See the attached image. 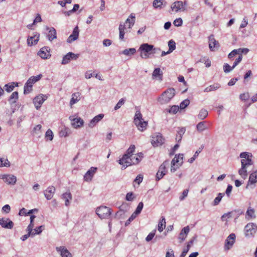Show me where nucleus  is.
I'll use <instances>...</instances> for the list:
<instances>
[{
  "label": "nucleus",
  "mask_w": 257,
  "mask_h": 257,
  "mask_svg": "<svg viewBox=\"0 0 257 257\" xmlns=\"http://www.w3.org/2000/svg\"><path fill=\"white\" fill-rule=\"evenodd\" d=\"M134 123L137 126L138 130L141 131H143L147 128L148 122L144 120L142 117V114L140 110H137L136 111L134 117Z\"/></svg>",
  "instance_id": "f257e3e1"
},
{
  "label": "nucleus",
  "mask_w": 257,
  "mask_h": 257,
  "mask_svg": "<svg viewBox=\"0 0 257 257\" xmlns=\"http://www.w3.org/2000/svg\"><path fill=\"white\" fill-rule=\"evenodd\" d=\"M175 90L173 88H170L165 90L158 99V101L162 104L168 103L175 96Z\"/></svg>",
  "instance_id": "f03ea898"
},
{
  "label": "nucleus",
  "mask_w": 257,
  "mask_h": 257,
  "mask_svg": "<svg viewBox=\"0 0 257 257\" xmlns=\"http://www.w3.org/2000/svg\"><path fill=\"white\" fill-rule=\"evenodd\" d=\"M152 49L153 45L148 43L142 44L139 49V51L141 52L140 56L145 59L150 58Z\"/></svg>",
  "instance_id": "7ed1b4c3"
},
{
  "label": "nucleus",
  "mask_w": 257,
  "mask_h": 257,
  "mask_svg": "<svg viewBox=\"0 0 257 257\" xmlns=\"http://www.w3.org/2000/svg\"><path fill=\"white\" fill-rule=\"evenodd\" d=\"M253 165L252 160L241 161V167L238 170V174L243 179H245L247 176V169Z\"/></svg>",
  "instance_id": "20e7f679"
},
{
  "label": "nucleus",
  "mask_w": 257,
  "mask_h": 257,
  "mask_svg": "<svg viewBox=\"0 0 257 257\" xmlns=\"http://www.w3.org/2000/svg\"><path fill=\"white\" fill-rule=\"evenodd\" d=\"M111 213V209L105 206L98 207L96 210V213L101 219L108 218Z\"/></svg>",
  "instance_id": "39448f33"
},
{
  "label": "nucleus",
  "mask_w": 257,
  "mask_h": 257,
  "mask_svg": "<svg viewBox=\"0 0 257 257\" xmlns=\"http://www.w3.org/2000/svg\"><path fill=\"white\" fill-rule=\"evenodd\" d=\"M257 231V225L254 223H249L244 227L245 235L246 237H252Z\"/></svg>",
  "instance_id": "423d86ee"
},
{
  "label": "nucleus",
  "mask_w": 257,
  "mask_h": 257,
  "mask_svg": "<svg viewBox=\"0 0 257 257\" xmlns=\"http://www.w3.org/2000/svg\"><path fill=\"white\" fill-rule=\"evenodd\" d=\"M164 139L160 133H156L152 136L151 143L154 147H158L162 145Z\"/></svg>",
  "instance_id": "0eeeda50"
},
{
  "label": "nucleus",
  "mask_w": 257,
  "mask_h": 257,
  "mask_svg": "<svg viewBox=\"0 0 257 257\" xmlns=\"http://www.w3.org/2000/svg\"><path fill=\"white\" fill-rule=\"evenodd\" d=\"M187 3L186 2H183L182 1H178L173 3L171 6V9L173 11L178 12L179 11H184L186 10V6Z\"/></svg>",
  "instance_id": "6e6552de"
},
{
  "label": "nucleus",
  "mask_w": 257,
  "mask_h": 257,
  "mask_svg": "<svg viewBox=\"0 0 257 257\" xmlns=\"http://www.w3.org/2000/svg\"><path fill=\"white\" fill-rule=\"evenodd\" d=\"M118 162L122 166V168L125 169L126 167L132 165L133 158L131 156H128L127 155H123Z\"/></svg>",
  "instance_id": "1a4fd4ad"
},
{
  "label": "nucleus",
  "mask_w": 257,
  "mask_h": 257,
  "mask_svg": "<svg viewBox=\"0 0 257 257\" xmlns=\"http://www.w3.org/2000/svg\"><path fill=\"white\" fill-rule=\"evenodd\" d=\"M0 178L8 185H14L17 182L16 177L12 174H4L0 175Z\"/></svg>",
  "instance_id": "9d476101"
},
{
  "label": "nucleus",
  "mask_w": 257,
  "mask_h": 257,
  "mask_svg": "<svg viewBox=\"0 0 257 257\" xmlns=\"http://www.w3.org/2000/svg\"><path fill=\"white\" fill-rule=\"evenodd\" d=\"M47 97L43 94H40L34 98V103L36 108L37 110H38L41 107V105L47 99Z\"/></svg>",
  "instance_id": "9b49d317"
},
{
  "label": "nucleus",
  "mask_w": 257,
  "mask_h": 257,
  "mask_svg": "<svg viewBox=\"0 0 257 257\" xmlns=\"http://www.w3.org/2000/svg\"><path fill=\"white\" fill-rule=\"evenodd\" d=\"M78 57V54H75L72 52H69L63 57L61 63L63 65L67 64L70 62L71 60H76Z\"/></svg>",
  "instance_id": "f8f14e48"
},
{
  "label": "nucleus",
  "mask_w": 257,
  "mask_h": 257,
  "mask_svg": "<svg viewBox=\"0 0 257 257\" xmlns=\"http://www.w3.org/2000/svg\"><path fill=\"white\" fill-rule=\"evenodd\" d=\"M235 235L234 233H231L225 240L224 249L229 250L233 245L235 242Z\"/></svg>",
  "instance_id": "ddd939ff"
},
{
  "label": "nucleus",
  "mask_w": 257,
  "mask_h": 257,
  "mask_svg": "<svg viewBox=\"0 0 257 257\" xmlns=\"http://www.w3.org/2000/svg\"><path fill=\"white\" fill-rule=\"evenodd\" d=\"M257 182V170L251 173L249 177L248 181L247 182L246 188L250 187L251 188H254V186H251L252 185L255 184Z\"/></svg>",
  "instance_id": "4468645a"
},
{
  "label": "nucleus",
  "mask_w": 257,
  "mask_h": 257,
  "mask_svg": "<svg viewBox=\"0 0 257 257\" xmlns=\"http://www.w3.org/2000/svg\"><path fill=\"white\" fill-rule=\"evenodd\" d=\"M0 225L5 228L12 229L14 223L9 218H2L0 219Z\"/></svg>",
  "instance_id": "2eb2a0df"
},
{
  "label": "nucleus",
  "mask_w": 257,
  "mask_h": 257,
  "mask_svg": "<svg viewBox=\"0 0 257 257\" xmlns=\"http://www.w3.org/2000/svg\"><path fill=\"white\" fill-rule=\"evenodd\" d=\"M38 55L42 59H47L49 58L51 56L49 48L48 47L42 48L38 53Z\"/></svg>",
  "instance_id": "dca6fc26"
},
{
  "label": "nucleus",
  "mask_w": 257,
  "mask_h": 257,
  "mask_svg": "<svg viewBox=\"0 0 257 257\" xmlns=\"http://www.w3.org/2000/svg\"><path fill=\"white\" fill-rule=\"evenodd\" d=\"M69 118L71 121V125L74 128L81 127L84 123L83 120L80 117L74 118L73 116H70Z\"/></svg>",
  "instance_id": "f3484780"
},
{
  "label": "nucleus",
  "mask_w": 257,
  "mask_h": 257,
  "mask_svg": "<svg viewBox=\"0 0 257 257\" xmlns=\"http://www.w3.org/2000/svg\"><path fill=\"white\" fill-rule=\"evenodd\" d=\"M56 250L60 253L61 257H72L71 253L64 246H57Z\"/></svg>",
  "instance_id": "a211bd4d"
},
{
  "label": "nucleus",
  "mask_w": 257,
  "mask_h": 257,
  "mask_svg": "<svg viewBox=\"0 0 257 257\" xmlns=\"http://www.w3.org/2000/svg\"><path fill=\"white\" fill-rule=\"evenodd\" d=\"M40 37V34L35 32L34 33V35L33 36L29 37L27 39V44L28 46H31L33 45H35L37 44L39 41Z\"/></svg>",
  "instance_id": "6ab92c4d"
},
{
  "label": "nucleus",
  "mask_w": 257,
  "mask_h": 257,
  "mask_svg": "<svg viewBox=\"0 0 257 257\" xmlns=\"http://www.w3.org/2000/svg\"><path fill=\"white\" fill-rule=\"evenodd\" d=\"M79 31L78 29V27L76 26L72 32V33L69 36L68 39H67V42L68 43H71L72 42L76 40L79 37Z\"/></svg>",
  "instance_id": "aec40b11"
},
{
  "label": "nucleus",
  "mask_w": 257,
  "mask_h": 257,
  "mask_svg": "<svg viewBox=\"0 0 257 257\" xmlns=\"http://www.w3.org/2000/svg\"><path fill=\"white\" fill-rule=\"evenodd\" d=\"M55 188L54 186H49L44 192L45 197L48 200H50L52 198L53 195L55 192Z\"/></svg>",
  "instance_id": "412c9836"
},
{
  "label": "nucleus",
  "mask_w": 257,
  "mask_h": 257,
  "mask_svg": "<svg viewBox=\"0 0 257 257\" xmlns=\"http://www.w3.org/2000/svg\"><path fill=\"white\" fill-rule=\"evenodd\" d=\"M97 170V168L91 167L87 172L85 173L84 179L85 181H88L92 180L95 173Z\"/></svg>",
  "instance_id": "4be33fe9"
},
{
  "label": "nucleus",
  "mask_w": 257,
  "mask_h": 257,
  "mask_svg": "<svg viewBox=\"0 0 257 257\" xmlns=\"http://www.w3.org/2000/svg\"><path fill=\"white\" fill-rule=\"evenodd\" d=\"M104 117V114L102 113L99 114L98 115L94 117L90 121L88 124L89 127H93L99 121H100Z\"/></svg>",
  "instance_id": "5701e85b"
},
{
  "label": "nucleus",
  "mask_w": 257,
  "mask_h": 257,
  "mask_svg": "<svg viewBox=\"0 0 257 257\" xmlns=\"http://www.w3.org/2000/svg\"><path fill=\"white\" fill-rule=\"evenodd\" d=\"M189 230L190 228L189 226H186L181 230L178 237L179 239L180 240V242H182L185 239Z\"/></svg>",
  "instance_id": "b1692460"
},
{
  "label": "nucleus",
  "mask_w": 257,
  "mask_h": 257,
  "mask_svg": "<svg viewBox=\"0 0 257 257\" xmlns=\"http://www.w3.org/2000/svg\"><path fill=\"white\" fill-rule=\"evenodd\" d=\"M163 71L160 68H156L154 69L152 73L153 79H158L159 80H162L163 78Z\"/></svg>",
  "instance_id": "393cba45"
},
{
  "label": "nucleus",
  "mask_w": 257,
  "mask_h": 257,
  "mask_svg": "<svg viewBox=\"0 0 257 257\" xmlns=\"http://www.w3.org/2000/svg\"><path fill=\"white\" fill-rule=\"evenodd\" d=\"M209 47L211 51H214V48L217 47V42L215 40L213 35L209 37Z\"/></svg>",
  "instance_id": "a878e982"
},
{
  "label": "nucleus",
  "mask_w": 257,
  "mask_h": 257,
  "mask_svg": "<svg viewBox=\"0 0 257 257\" xmlns=\"http://www.w3.org/2000/svg\"><path fill=\"white\" fill-rule=\"evenodd\" d=\"M72 195L70 192H67L63 193L62 195V198L65 200V204L68 206L70 204V200H72Z\"/></svg>",
  "instance_id": "bb28decb"
},
{
  "label": "nucleus",
  "mask_w": 257,
  "mask_h": 257,
  "mask_svg": "<svg viewBox=\"0 0 257 257\" xmlns=\"http://www.w3.org/2000/svg\"><path fill=\"white\" fill-rule=\"evenodd\" d=\"M80 99V93L79 92L73 93L72 95V97L70 101L71 106L75 104Z\"/></svg>",
  "instance_id": "cd10ccee"
},
{
  "label": "nucleus",
  "mask_w": 257,
  "mask_h": 257,
  "mask_svg": "<svg viewBox=\"0 0 257 257\" xmlns=\"http://www.w3.org/2000/svg\"><path fill=\"white\" fill-rule=\"evenodd\" d=\"M166 227V220L164 217L162 216L158 224V230L160 232L163 231Z\"/></svg>",
  "instance_id": "c85d7f7f"
},
{
  "label": "nucleus",
  "mask_w": 257,
  "mask_h": 257,
  "mask_svg": "<svg viewBox=\"0 0 257 257\" xmlns=\"http://www.w3.org/2000/svg\"><path fill=\"white\" fill-rule=\"evenodd\" d=\"M19 94L17 91H15L12 93L9 99V102L11 104L15 103L18 99Z\"/></svg>",
  "instance_id": "c756f323"
},
{
  "label": "nucleus",
  "mask_w": 257,
  "mask_h": 257,
  "mask_svg": "<svg viewBox=\"0 0 257 257\" xmlns=\"http://www.w3.org/2000/svg\"><path fill=\"white\" fill-rule=\"evenodd\" d=\"M255 211L253 208L249 207L246 212V218L249 219L252 218H255Z\"/></svg>",
  "instance_id": "7c9ffc66"
},
{
  "label": "nucleus",
  "mask_w": 257,
  "mask_h": 257,
  "mask_svg": "<svg viewBox=\"0 0 257 257\" xmlns=\"http://www.w3.org/2000/svg\"><path fill=\"white\" fill-rule=\"evenodd\" d=\"M125 29V24H120L119 26V38L121 40H123L124 35L125 34L124 29Z\"/></svg>",
  "instance_id": "2f4dec72"
},
{
  "label": "nucleus",
  "mask_w": 257,
  "mask_h": 257,
  "mask_svg": "<svg viewBox=\"0 0 257 257\" xmlns=\"http://www.w3.org/2000/svg\"><path fill=\"white\" fill-rule=\"evenodd\" d=\"M56 38V30L54 28H51L49 31L48 38L50 41H52Z\"/></svg>",
  "instance_id": "473e14b6"
},
{
  "label": "nucleus",
  "mask_w": 257,
  "mask_h": 257,
  "mask_svg": "<svg viewBox=\"0 0 257 257\" xmlns=\"http://www.w3.org/2000/svg\"><path fill=\"white\" fill-rule=\"evenodd\" d=\"M164 0H154L153 2V6L155 9H161L164 5Z\"/></svg>",
  "instance_id": "72a5a7b5"
},
{
  "label": "nucleus",
  "mask_w": 257,
  "mask_h": 257,
  "mask_svg": "<svg viewBox=\"0 0 257 257\" xmlns=\"http://www.w3.org/2000/svg\"><path fill=\"white\" fill-rule=\"evenodd\" d=\"M186 130L184 127H181L179 129V130L177 132V135L176 136V140L178 143L180 142L183 135L184 134Z\"/></svg>",
  "instance_id": "f704fd0d"
},
{
  "label": "nucleus",
  "mask_w": 257,
  "mask_h": 257,
  "mask_svg": "<svg viewBox=\"0 0 257 257\" xmlns=\"http://www.w3.org/2000/svg\"><path fill=\"white\" fill-rule=\"evenodd\" d=\"M179 158H180L181 162L183 161V154H179L178 155H176L174 159L171 161V165L175 166L177 163H178V165H179V164H180L179 163L180 161L179 160Z\"/></svg>",
  "instance_id": "c9c22d12"
},
{
  "label": "nucleus",
  "mask_w": 257,
  "mask_h": 257,
  "mask_svg": "<svg viewBox=\"0 0 257 257\" xmlns=\"http://www.w3.org/2000/svg\"><path fill=\"white\" fill-rule=\"evenodd\" d=\"M251 155L248 152H243L240 153V157L241 158V162L246 160H252L251 159Z\"/></svg>",
  "instance_id": "e433bc0d"
},
{
  "label": "nucleus",
  "mask_w": 257,
  "mask_h": 257,
  "mask_svg": "<svg viewBox=\"0 0 257 257\" xmlns=\"http://www.w3.org/2000/svg\"><path fill=\"white\" fill-rule=\"evenodd\" d=\"M220 87V85L219 84H215L211 85L209 86L208 87H207L204 90V92H210L212 91L216 90L217 89H218Z\"/></svg>",
  "instance_id": "4c0bfd02"
},
{
  "label": "nucleus",
  "mask_w": 257,
  "mask_h": 257,
  "mask_svg": "<svg viewBox=\"0 0 257 257\" xmlns=\"http://www.w3.org/2000/svg\"><path fill=\"white\" fill-rule=\"evenodd\" d=\"M224 195V193H219L217 195V196L213 200L212 205L213 206H216L218 205Z\"/></svg>",
  "instance_id": "58836bf2"
},
{
  "label": "nucleus",
  "mask_w": 257,
  "mask_h": 257,
  "mask_svg": "<svg viewBox=\"0 0 257 257\" xmlns=\"http://www.w3.org/2000/svg\"><path fill=\"white\" fill-rule=\"evenodd\" d=\"M136 52L135 48H129L124 49L122 51L121 54L126 56H131Z\"/></svg>",
  "instance_id": "ea45409f"
},
{
  "label": "nucleus",
  "mask_w": 257,
  "mask_h": 257,
  "mask_svg": "<svg viewBox=\"0 0 257 257\" xmlns=\"http://www.w3.org/2000/svg\"><path fill=\"white\" fill-rule=\"evenodd\" d=\"M207 128L204 121L199 122L196 125V129L199 132H202Z\"/></svg>",
  "instance_id": "a19ab883"
},
{
  "label": "nucleus",
  "mask_w": 257,
  "mask_h": 257,
  "mask_svg": "<svg viewBox=\"0 0 257 257\" xmlns=\"http://www.w3.org/2000/svg\"><path fill=\"white\" fill-rule=\"evenodd\" d=\"M169 161L166 160V161H164L159 167V170L158 171L166 173V167H167V166H169Z\"/></svg>",
  "instance_id": "79ce46f5"
},
{
  "label": "nucleus",
  "mask_w": 257,
  "mask_h": 257,
  "mask_svg": "<svg viewBox=\"0 0 257 257\" xmlns=\"http://www.w3.org/2000/svg\"><path fill=\"white\" fill-rule=\"evenodd\" d=\"M32 84H28L27 81L24 86V93L25 94L29 93L32 90Z\"/></svg>",
  "instance_id": "37998d69"
},
{
  "label": "nucleus",
  "mask_w": 257,
  "mask_h": 257,
  "mask_svg": "<svg viewBox=\"0 0 257 257\" xmlns=\"http://www.w3.org/2000/svg\"><path fill=\"white\" fill-rule=\"evenodd\" d=\"M207 115H208V111H207V110H206L205 109H202L200 111V112L198 115V117L200 119H204L207 116Z\"/></svg>",
  "instance_id": "c03bdc74"
},
{
  "label": "nucleus",
  "mask_w": 257,
  "mask_h": 257,
  "mask_svg": "<svg viewBox=\"0 0 257 257\" xmlns=\"http://www.w3.org/2000/svg\"><path fill=\"white\" fill-rule=\"evenodd\" d=\"M14 84H15V86H18V83H15V82H13V83H12L11 84H6L4 86V88L7 92H10L13 90V89L15 87Z\"/></svg>",
  "instance_id": "a18cd8bd"
},
{
  "label": "nucleus",
  "mask_w": 257,
  "mask_h": 257,
  "mask_svg": "<svg viewBox=\"0 0 257 257\" xmlns=\"http://www.w3.org/2000/svg\"><path fill=\"white\" fill-rule=\"evenodd\" d=\"M135 148H136L135 145H131L130 148L126 151V153L124 155H127L128 156L133 157V156H134L133 153L135 152Z\"/></svg>",
  "instance_id": "49530a36"
},
{
  "label": "nucleus",
  "mask_w": 257,
  "mask_h": 257,
  "mask_svg": "<svg viewBox=\"0 0 257 257\" xmlns=\"http://www.w3.org/2000/svg\"><path fill=\"white\" fill-rule=\"evenodd\" d=\"M169 51L172 53L176 49V43L174 41L171 40L168 42Z\"/></svg>",
  "instance_id": "de8ad7c7"
},
{
  "label": "nucleus",
  "mask_w": 257,
  "mask_h": 257,
  "mask_svg": "<svg viewBox=\"0 0 257 257\" xmlns=\"http://www.w3.org/2000/svg\"><path fill=\"white\" fill-rule=\"evenodd\" d=\"M10 166V162L7 159L4 160L3 158H0V167H9Z\"/></svg>",
  "instance_id": "09e8293b"
},
{
  "label": "nucleus",
  "mask_w": 257,
  "mask_h": 257,
  "mask_svg": "<svg viewBox=\"0 0 257 257\" xmlns=\"http://www.w3.org/2000/svg\"><path fill=\"white\" fill-rule=\"evenodd\" d=\"M70 134V130L68 128H65L62 130L60 132V137H66Z\"/></svg>",
  "instance_id": "8fccbe9b"
},
{
  "label": "nucleus",
  "mask_w": 257,
  "mask_h": 257,
  "mask_svg": "<svg viewBox=\"0 0 257 257\" xmlns=\"http://www.w3.org/2000/svg\"><path fill=\"white\" fill-rule=\"evenodd\" d=\"M44 228V225H41V226L35 228L34 232L32 231V236H34L36 234H40L42 232V231L43 230V228Z\"/></svg>",
  "instance_id": "3c124183"
},
{
  "label": "nucleus",
  "mask_w": 257,
  "mask_h": 257,
  "mask_svg": "<svg viewBox=\"0 0 257 257\" xmlns=\"http://www.w3.org/2000/svg\"><path fill=\"white\" fill-rule=\"evenodd\" d=\"M143 203L142 202H140L134 213L136 215L139 214L141 212L142 209L143 208Z\"/></svg>",
  "instance_id": "603ef678"
},
{
  "label": "nucleus",
  "mask_w": 257,
  "mask_h": 257,
  "mask_svg": "<svg viewBox=\"0 0 257 257\" xmlns=\"http://www.w3.org/2000/svg\"><path fill=\"white\" fill-rule=\"evenodd\" d=\"M179 110V106L178 105H173L170 108L168 109H166L167 112L169 113H172L173 114H175Z\"/></svg>",
  "instance_id": "864d4df0"
},
{
  "label": "nucleus",
  "mask_w": 257,
  "mask_h": 257,
  "mask_svg": "<svg viewBox=\"0 0 257 257\" xmlns=\"http://www.w3.org/2000/svg\"><path fill=\"white\" fill-rule=\"evenodd\" d=\"M53 137L54 135L52 131L50 129H48L45 134L46 138L50 141H52L53 139Z\"/></svg>",
  "instance_id": "5fc2aeb1"
},
{
  "label": "nucleus",
  "mask_w": 257,
  "mask_h": 257,
  "mask_svg": "<svg viewBox=\"0 0 257 257\" xmlns=\"http://www.w3.org/2000/svg\"><path fill=\"white\" fill-rule=\"evenodd\" d=\"M42 126L41 124H38L34 127L33 130V134L34 135H39L41 133Z\"/></svg>",
  "instance_id": "6e6d98bb"
},
{
  "label": "nucleus",
  "mask_w": 257,
  "mask_h": 257,
  "mask_svg": "<svg viewBox=\"0 0 257 257\" xmlns=\"http://www.w3.org/2000/svg\"><path fill=\"white\" fill-rule=\"evenodd\" d=\"M190 103V101L188 99H185L181 102L180 104V108L181 109H184Z\"/></svg>",
  "instance_id": "4d7b16f0"
},
{
  "label": "nucleus",
  "mask_w": 257,
  "mask_h": 257,
  "mask_svg": "<svg viewBox=\"0 0 257 257\" xmlns=\"http://www.w3.org/2000/svg\"><path fill=\"white\" fill-rule=\"evenodd\" d=\"M233 69L227 63H225L223 65V70L226 73L230 72Z\"/></svg>",
  "instance_id": "13d9d810"
},
{
  "label": "nucleus",
  "mask_w": 257,
  "mask_h": 257,
  "mask_svg": "<svg viewBox=\"0 0 257 257\" xmlns=\"http://www.w3.org/2000/svg\"><path fill=\"white\" fill-rule=\"evenodd\" d=\"M125 100L123 98L120 99L115 106L114 109L116 110L120 108L121 106L124 103Z\"/></svg>",
  "instance_id": "bf43d9fd"
},
{
  "label": "nucleus",
  "mask_w": 257,
  "mask_h": 257,
  "mask_svg": "<svg viewBox=\"0 0 257 257\" xmlns=\"http://www.w3.org/2000/svg\"><path fill=\"white\" fill-rule=\"evenodd\" d=\"M182 24L183 20L180 18L175 19L173 22V24L176 27L181 26Z\"/></svg>",
  "instance_id": "052dcab7"
},
{
  "label": "nucleus",
  "mask_w": 257,
  "mask_h": 257,
  "mask_svg": "<svg viewBox=\"0 0 257 257\" xmlns=\"http://www.w3.org/2000/svg\"><path fill=\"white\" fill-rule=\"evenodd\" d=\"M135 198L134 194L132 192H128L126 194L125 196L126 200L128 201H132Z\"/></svg>",
  "instance_id": "680f3d73"
},
{
  "label": "nucleus",
  "mask_w": 257,
  "mask_h": 257,
  "mask_svg": "<svg viewBox=\"0 0 257 257\" xmlns=\"http://www.w3.org/2000/svg\"><path fill=\"white\" fill-rule=\"evenodd\" d=\"M188 192L189 190L188 189H185L183 191L182 195L179 197V199L180 201H183V200H184L185 197L187 196Z\"/></svg>",
  "instance_id": "e2e57ef3"
},
{
  "label": "nucleus",
  "mask_w": 257,
  "mask_h": 257,
  "mask_svg": "<svg viewBox=\"0 0 257 257\" xmlns=\"http://www.w3.org/2000/svg\"><path fill=\"white\" fill-rule=\"evenodd\" d=\"M156 230L150 232L146 238V240L148 242L151 241L155 235Z\"/></svg>",
  "instance_id": "0e129e2a"
},
{
  "label": "nucleus",
  "mask_w": 257,
  "mask_h": 257,
  "mask_svg": "<svg viewBox=\"0 0 257 257\" xmlns=\"http://www.w3.org/2000/svg\"><path fill=\"white\" fill-rule=\"evenodd\" d=\"M137 215L134 213L125 222V226H127L136 217Z\"/></svg>",
  "instance_id": "69168bd1"
},
{
  "label": "nucleus",
  "mask_w": 257,
  "mask_h": 257,
  "mask_svg": "<svg viewBox=\"0 0 257 257\" xmlns=\"http://www.w3.org/2000/svg\"><path fill=\"white\" fill-rule=\"evenodd\" d=\"M249 97V93H244L242 94H240L239 98L242 100H248Z\"/></svg>",
  "instance_id": "338daca9"
},
{
  "label": "nucleus",
  "mask_w": 257,
  "mask_h": 257,
  "mask_svg": "<svg viewBox=\"0 0 257 257\" xmlns=\"http://www.w3.org/2000/svg\"><path fill=\"white\" fill-rule=\"evenodd\" d=\"M242 56L239 55L238 57L235 60V62L233 63V66H232V68H234L242 60Z\"/></svg>",
  "instance_id": "774afa93"
}]
</instances>
